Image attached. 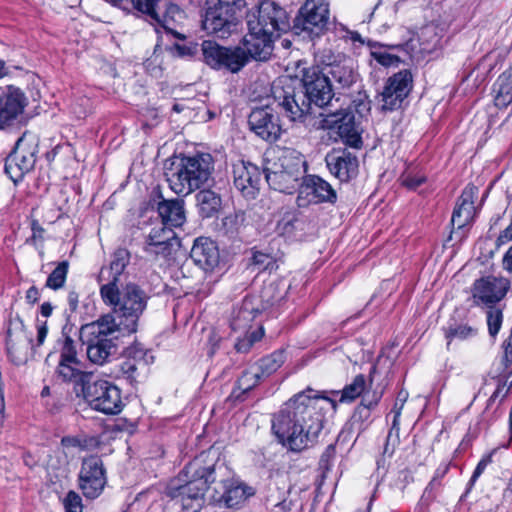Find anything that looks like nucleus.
I'll return each instance as SVG.
<instances>
[{
  "mask_svg": "<svg viewBox=\"0 0 512 512\" xmlns=\"http://www.w3.org/2000/svg\"><path fill=\"white\" fill-rule=\"evenodd\" d=\"M274 93V97L278 100L285 116L291 121L303 122L312 113L313 104L302 87L295 89L287 86L285 89L276 90Z\"/></svg>",
  "mask_w": 512,
  "mask_h": 512,
  "instance_id": "obj_14",
  "label": "nucleus"
},
{
  "mask_svg": "<svg viewBox=\"0 0 512 512\" xmlns=\"http://www.w3.org/2000/svg\"><path fill=\"white\" fill-rule=\"evenodd\" d=\"M502 265L504 270L512 273V246L506 251L502 259Z\"/></svg>",
  "mask_w": 512,
  "mask_h": 512,
  "instance_id": "obj_59",
  "label": "nucleus"
},
{
  "mask_svg": "<svg viewBox=\"0 0 512 512\" xmlns=\"http://www.w3.org/2000/svg\"><path fill=\"white\" fill-rule=\"evenodd\" d=\"M202 28L218 38L229 37L238 26V12L245 6L244 0H207Z\"/></svg>",
  "mask_w": 512,
  "mask_h": 512,
  "instance_id": "obj_7",
  "label": "nucleus"
},
{
  "mask_svg": "<svg viewBox=\"0 0 512 512\" xmlns=\"http://www.w3.org/2000/svg\"><path fill=\"white\" fill-rule=\"evenodd\" d=\"M367 387L365 376L359 374L354 377L352 383L346 385L342 391H338L340 394V402H352L358 398L365 391Z\"/></svg>",
  "mask_w": 512,
  "mask_h": 512,
  "instance_id": "obj_38",
  "label": "nucleus"
},
{
  "mask_svg": "<svg viewBox=\"0 0 512 512\" xmlns=\"http://www.w3.org/2000/svg\"><path fill=\"white\" fill-rule=\"evenodd\" d=\"M494 103L506 108L512 103V70L503 72L493 86Z\"/></svg>",
  "mask_w": 512,
  "mask_h": 512,
  "instance_id": "obj_34",
  "label": "nucleus"
},
{
  "mask_svg": "<svg viewBox=\"0 0 512 512\" xmlns=\"http://www.w3.org/2000/svg\"><path fill=\"white\" fill-rule=\"evenodd\" d=\"M80 364L70 363L67 361H60L58 366V374L65 381L74 382V391L77 396H80L84 388V382H88L93 374L83 372L80 370Z\"/></svg>",
  "mask_w": 512,
  "mask_h": 512,
  "instance_id": "obj_32",
  "label": "nucleus"
},
{
  "mask_svg": "<svg viewBox=\"0 0 512 512\" xmlns=\"http://www.w3.org/2000/svg\"><path fill=\"white\" fill-rule=\"evenodd\" d=\"M329 20L328 0H306L294 20V29L318 36Z\"/></svg>",
  "mask_w": 512,
  "mask_h": 512,
  "instance_id": "obj_12",
  "label": "nucleus"
},
{
  "mask_svg": "<svg viewBox=\"0 0 512 512\" xmlns=\"http://www.w3.org/2000/svg\"><path fill=\"white\" fill-rule=\"evenodd\" d=\"M60 361H67L70 363L80 364L77 358V351L75 347L74 341L66 336L61 349V359Z\"/></svg>",
  "mask_w": 512,
  "mask_h": 512,
  "instance_id": "obj_49",
  "label": "nucleus"
},
{
  "mask_svg": "<svg viewBox=\"0 0 512 512\" xmlns=\"http://www.w3.org/2000/svg\"><path fill=\"white\" fill-rule=\"evenodd\" d=\"M263 378L257 367H251L244 371L237 382V389L242 393H247L256 387Z\"/></svg>",
  "mask_w": 512,
  "mask_h": 512,
  "instance_id": "obj_41",
  "label": "nucleus"
},
{
  "mask_svg": "<svg viewBox=\"0 0 512 512\" xmlns=\"http://www.w3.org/2000/svg\"><path fill=\"white\" fill-rule=\"evenodd\" d=\"M323 73L333 83L334 90L349 88L357 78L351 58L343 59L339 64L322 69Z\"/></svg>",
  "mask_w": 512,
  "mask_h": 512,
  "instance_id": "obj_28",
  "label": "nucleus"
},
{
  "mask_svg": "<svg viewBox=\"0 0 512 512\" xmlns=\"http://www.w3.org/2000/svg\"><path fill=\"white\" fill-rule=\"evenodd\" d=\"M449 26V21L430 22L421 27L418 39L422 52L432 53L441 46L442 38Z\"/></svg>",
  "mask_w": 512,
  "mask_h": 512,
  "instance_id": "obj_29",
  "label": "nucleus"
},
{
  "mask_svg": "<svg viewBox=\"0 0 512 512\" xmlns=\"http://www.w3.org/2000/svg\"><path fill=\"white\" fill-rule=\"evenodd\" d=\"M261 171L253 164H241L234 168V186L246 198H255L261 182Z\"/></svg>",
  "mask_w": 512,
  "mask_h": 512,
  "instance_id": "obj_26",
  "label": "nucleus"
},
{
  "mask_svg": "<svg viewBox=\"0 0 512 512\" xmlns=\"http://www.w3.org/2000/svg\"><path fill=\"white\" fill-rule=\"evenodd\" d=\"M319 62L322 64L320 69L332 67V65L339 64L343 59L348 57L341 53H334L330 49H324L317 54Z\"/></svg>",
  "mask_w": 512,
  "mask_h": 512,
  "instance_id": "obj_48",
  "label": "nucleus"
},
{
  "mask_svg": "<svg viewBox=\"0 0 512 512\" xmlns=\"http://www.w3.org/2000/svg\"><path fill=\"white\" fill-rule=\"evenodd\" d=\"M252 495H254L253 488L236 480H226L221 481L218 487H215V493L212 495V498L220 506L236 508Z\"/></svg>",
  "mask_w": 512,
  "mask_h": 512,
  "instance_id": "obj_23",
  "label": "nucleus"
},
{
  "mask_svg": "<svg viewBox=\"0 0 512 512\" xmlns=\"http://www.w3.org/2000/svg\"><path fill=\"white\" fill-rule=\"evenodd\" d=\"M115 318L106 314L97 321L85 324L80 329V340L86 345L88 359L98 365L104 364L110 355L115 353L114 333L118 331Z\"/></svg>",
  "mask_w": 512,
  "mask_h": 512,
  "instance_id": "obj_6",
  "label": "nucleus"
},
{
  "mask_svg": "<svg viewBox=\"0 0 512 512\" xmlns=\"http://www.w3.org/2000/svg\"><path fill=\"white\" fill-rule=\"evenodd\" d=\"M216 465H205L202 457L195 458L184 469L186 483L167 487V495L180 502L183 512H200L204 505V494L216 480Z\"/></svg>",
  "mask_w": 512,
  "mask_h": 512,
  "instance_id": "obj_3",
  "label": "nucleus"
},
{
  "mask_svg": "<svg viewBox=\"0 0 512 512\" xmlns=\"http://www.w3.org/2000/svg\"><path fill=\"white\" fill-rule=\"evenodd\" d=\"M301 83L312 104L318 107L328 105L335 94L333 83L329 82L318 66L304 69Z\"/></svg>",
  "mask_w": 512,
  "mask_h": 512,
  "instance_id": "obj_13",
  "label": "nucleus"
},
{
  "mask_svg": "<svg viewBox=\"0 0 512 512\" xmlns=\"http://www.w3.org/2000/svg\"><path fill=\"white\" fill-rule=\"evenodd\" d=\"M105 305L111 307L118 331L131 334L137 331L138 321L147 307L149 296L136 283L127 282L120 288L100 293Z\"/></svg>",
  "mask_w": 512,
  "mask_h": 512,
  "instance_id": "obj_2",
  "label": "nucleus"
},
{
  "mask_svg": "<svg viewBox=\"0 0 512 512\" xmlns=\"http://www.w3.org/2000/svg\"><path fill=\"white\" fill-rule=\"evenodd\" d=\"M251 345H252V341L242 340L235 344V348L238 352L245 353L250 349Z\"/></svg>",
  "mask_w": 512,
  "mask_h": 512,
  "instance_id": "obj_63",
  "label": "nucleus"
},
{
  "mask_svg": "<svg viewBox=\"0 0 512 512\" xmlns=\"http://www.w3.org/2000/svg\"><path fill=\"white\" fill-rule=\"evenodd\" d=\"M508 288L509 282L505 278L487 276L478 279L472 288L474 302L490 306L503 299Z\"/></svg>",
  "mask_w": 512,
  "mask_h": 512,
  "instance_id": "obj_20",
  "label": "nucleus"
},
{
  "mask_svg": "<svg viewBox=\"0 0 512 512\" xmlns=\"http://www.w3.org/2000/svg\"><path fill=\"white\" fill-rule=\"evenodd\" d=\"M247 25L252 26L256 33L261 31L276 37L290 29L288 13L271 0L260 2L257 9L248 15Z\"/></svg>",
  "mask_w": 512,
  "mask_h": 512,
  "instance_id": "obj_9",
  "label": "nucleus"
},
{
  "mask_svg": "<svg viewBox=\"0 0 512 512\" xmlns=\"http://www.w3.org/2000/svg\"><path fill=\"white\" fill-rule=\"evenodd\" d=\"M474 187H467L462 192L459 203L455 207L452 217L451 223L454 227L458 229L466 226L473 217L474 214Z\"/></svg>",
  "mask_w": 512,
  "mask_h": 512,
  "instance_id": "obj_31",
  "label": "nucleus"
},
{
  "mask_svg": "<svg viewBox=\"0 0 512 512\" xmlns=\"http://www.w3.org/2000/svg\"><path fill=\"white\" fill-rule=\"evenodd\" d=\"M213 170L212 156L198 154L173 161L166 168L165 176L173 192L187 196L205 185L211 178Z\"/></svg>",
  "mask_w": 512,
  "mask_h": 512,
  "instance_id": "obj_4",
  "label": "nucleus"
},
{
  "mask_svg": "<svg viewBox=\"0 0 512 512\" xmlns=\"http://www.w3.org/2000/svg\"><path fill=\"white\" fill-rule=\"evenodd\" d=\"M26 105L25 94L17 87L7 86L0 95V128L12 125Z\"/></svg>",
  "mask_w": 512,
  "mask_h": 512,
  "instance_id": "obj_24",
  "label": "nucleus"
},
{
  "mask_svg": "<svg viewBox=\"0 0 512 512\" xmlns=\"http://www.w3.org/2000/svg\"><path fill=\"white\" fill-rule=\"evenodd\" d=\"M476 330L468 325H459L454 328H449L446 331V338L448 339V345L450 344V341L454 338H458L461 340L467 339L470 336H473L475 334Z\"/></svg>",
  "mask_w": 512,
  "mask_h": 512,
  "instance_id": "obj_50",
  "label": "nucleus"
},
{
  "mask_svg": "<svg viewBox=\"0 0 512 512\" xmlns=\"http://www.w3.org/2000/svg\"><path fill=\"white\" fill-rule=\"evenodd\" d=\"M272 257L262 252H255L252 256V264L259 269H266L272 263Z\"/></svg>",
  "mask_w": 512,
  "mask_h": 512,
  "instance_id": "obj_53",
  "label": "nucleus"
},
{
  "mask_svg": "<svg viewBox=\"0 0 512 512\" xmlns=\"http://www.w3.org/2000/svg\"><path fill=\"white\" fill-rule=\"evenodd\" d=\"M61 444L64 448H79L80 450H86L96 444L94 438L77 437V436H66L61 439Z\"/></svg>",
  "mask_w": 512,
  "mask_h": 512,
  "instance_id": "obj_47",
  "label": "nucleus"
},
{
  "mask_svg": "<svg viewBox=\"0 0 512 512\" xmlns=\"http://www.w3.org/2000/svg\"><path fill=\"white\" fill-rule=\"evenodd\" d=\"M334 455H335V448L333 445H329L321 456V459H320L321 467L328 469L329 461L334 457Z\"/></svg>",
  "mask_w": 512,
  "mask_h": 512,
  "instance_id": "obj_55",
  "label": "nucleus"
},
{
  "mask_svg": "<svg viewBox=\"0 0 512 512\" xmlns=\"http://www.w3.org/2000/svg\"><path fill=\"white\" fill-rule=\"evenodd\" d=\"M502 310L494 306H489L487 311V325L490 336L495 337L502 325Z\"/></svg>",
  "mask_w": 512,
  "mask_h": 512,
  "instance_id": "obj_46",
  "label": "nucleus"
},
{
  "mask_svg": "<svg viewBox=\"0 0 512 512\" xmlns=\"http://www.w3.org/2000/svg\"><path fill=\"white\" fill-rule=\"evenodd\" d=\"M306 225L307 219L304 216L296 212H287L278 221L276 231L281 236L296 237L298 232L302 234L305 231Z\"/></svg>",
  "mask_w": 512,
  "mask_h": 512,
  "instance_id": "obj_33",
  "label": "nucleus"
},
{
  "mask_svg": "<svg viewBox=\"0 0 512 512\" xmlns=\"http://www.w3.org/2000/svg\"><path fill=\"white\" fill-rule=\"evenodd\" d=\"M243 222V216L237 213L229 214L223 218V227L227 232L234 233L238 230V226Z\"/></svg>",
  "mask_w": 512,
  "mask_h": 512,
  "instance_id": "obj_52",
  "label": "nucleus"
},
{
  "mask_svg": "<svg viewBox=\"0 0 512 512\" xmlns=\"http://www.w3.org/2000/svg\"><path fill=\"white\" fill-rule=\"evenodd\" d=\"M264 174L268 185L275 191L292 194L300 189L306 173L304 156L294 149H284L266 158Z\"/></svg>",
  "mask_w": 512,
  "mask_h": 512,
  "instance_id": "obj_5",
  "label": "nucleus"
},
{
  "mask_svg": "<svg viewBox=\"0 0 512 512\" xmlns=\"http://www.w3.org/2000/svg\"><path fill=\"white\" fill-rule=\"evenodd\" d=\"M65 512H82L83 505L81 497L74 491L68 492L63 499Z\"/></svg>",
  "mask_w": 512,
  "mask_h": 512,
  "instance_id": "obj_51",
  "label": "nucleus"
},
{
  "mask_svg": "<svg viewBox=\"0 0 512 512\" xmlns=\"http://www.w3.org/2000/svg\"><path fill=\"white\" fill-rule=\"evenodd\" d=\"M130 263V252L125 248H118L111 256L108 266H103L98 275L100 293L110 289L120 288L126 284L125 270Z\"/></svg>",
  "mask_w": 512,
  "mask_h": 512,
  "instance_id": "obj_16",
  "label": "nucleus"
},
{
  "mask_svg": "<svg viewBox=\"0 0 512 512\" xmlns=\"http://www.w3.org/2000/svg\"><path fill=\"white\" fill-rule=\"evenodd\" d=\"M158 213L165 225L180 227L186 220L184 201L181 199L165 200L158 203Z\"/></svg>",
  "mask_w": 512,
  "mask_h": 512,
  "instance_id": "obj_30",
  "label": "nucleus"
},
{
  "mask_svg": "<svg viewBox=\"0 0 512 512\" xmlns=\"http://www.w3.org/2000/svg\"><path fill=\"white\" fill-rule=\"evenodd\" d=\"M204 62L213 69H226L239 72L248 62L246 52L241 47H222L213 41H203L201 45Z\"/></svg>",
  "mask_w": 512,
  "mask_h": 512,
  "instance_id": "obj_10",
  "label": "nucleus"
},
{
  "mask_svg": "<svg viewBox=\"0 0 512 512\" xmlns=\"http://www.w3.org/2000/svg\"><path fill=\"white\" fill-rule=\"evenodd\" d=\"M381 398V394L374 393L371 399L365 395L360 405H358L353 413V424L359 423V429L363 428V424L370 417V410L374 408Z\"/></svg>",
  "mask_w": 512,
  "mask_h": 512,
  "instance_id": "obj_36",
  "label": "nucleus"
},
{
  "mask_svg": "<svg viewBox=\"0 0 512 512\" xmlns=\"http://www.w3.org/2000/svg\"><path fill=\"white\" fill-rule=\"evenodd\" d=\"M79 485L86 498L95 499L102 493L106 485V476L103 462L99 457L91 456L83 460Z\"/></svg>",
  "mask_w": 512,
  "mask_h": 512,
  "instance_id": "obj_17",
  "label": "nucleus"
},
{
  "mask_svg": "<svg viewBox=\"0 0 512 512\" xmlns=\"http://www.w3.org/2000/svg\"><path fill=\"white\" fill-rule=\"evenodd\" d=\"M180 246V241H174V242H163V244H155L152 245V243H145L144 251L155 258L162 257L167 258L170 255H172L173 252H175Z\"/></svg>",
  "mask_w": 512,
  "mask_h": 512,
  "instance_id": "obj_42",
  "label": "nucleus"
},
{
  "mask_svg": "<svg viewBox=\"0 0 512 512\" xmlns=\"http://www.w3.org/2000/svg\"><path fill=\"white\" fill-rule=\"evenodd\" d=\"M378 61L382 65L389 66V65H392L394 62H397L398 58L396 56L386 54V55H380L378 57Z\"/></svg>",
  "mask_w": 512,
  "mask_h": 512,
  "instance_id": "obj_62",
  "label": "nucleus"
},
{
  "mask_svg": "<svg viewBox=\"0 0 512 512\" xmlns=\"http://www.w3.org/2000/svg\"><path fill=\"white\" fill-rule=\"evenodd\" d=\"M180 241L173 230V227L165 225L163 222L160 226L154 227L146 238L145 243L163 244V242Z\"/></svg>",
  "mask_w": 512,
  "mask_h": 512,
  "instance_id": "obj_39",
  "label": "nucleus"
},
{
  "mask_svg": "<svg viewBox=\"0 0 512 512\" xmlns=\"http://www.w3.org/2000/svg\"><path fill=\"white\" fill-rule=\"evenodd\" d=\"M47 322L44 321L38 325L37 329V345L40 346L44 343V340L47 336Z\"/></svg>",
  "mask_w": 512,
  "mask_h": 512,
  "instance_id": "obj_57",
  "label": "nucleus"
},
{
  "mask_svg": "<svg viewBox=\"0 0 512 512\" xmlns=\"http://www.w3.org/2000/svg\"><path fill=\"white\" fill-rule=\"evenodd\" d=\"M397 441H398V438L395 437L393 439L392 433L389 432L388 435H387L386 444L384 446L383 453L384 454H388V455H392L393 452H394V447H395V444H396Z\"/></svg>",
  "mask_w": 512,
  "mask_h": 512,
  "instance_id": "obj_58",
  "label": "nucleus"
},
{
  "mask_svg": "<svg viewBox=\"0 0 512 512\" xmlns=\"http://www.w3.org/2000/svg\"><path fill=\"white\" fill-rule=\"evenodd\" d=\"M68 302L72 309H76L78 304V294L75 291H71L68 295Z\"/></svg>",
  "mask_w": 512,
  "mask_h": 512,
  "instance_id": "obj_64",
  "label": "nucleus"
},
{
  "mask_svg": "<svg viewBox=\"0 0 512 512\" xmlns=\"http://www.w3.org/2000/svg\"><path fill=\"white\" fill-rule=\"evenodd\" d=\"M336 192L332 186L318 176H310L300 186L296 199L299 207H305L311 203L336 201Z\"/></svg>",
  "mask_w": 512,
  "mask_h": 512,
  "instance_id": "obj_19",
  "label": "nucleus"
},
{
  "mask_svg": "<svg viewBox=\"0 0 512 512\" xmlns=\"http://www.w3.org/2000/svg\"><path fill=\"white\" fill-rule=\"evenodd\" d=\"M321 116L320 127L322 129L335 130L346 145L353 148L361 147V134L353 112L340 109L335 112L321 114Z\"/></svg>",
  "mask_w": 512,
  "mask_h": 512,
  "instance_id": "obj_11",
  "label": "nucleus"
},
{
  "mask_svg": "<svg viewBox=\"0 0 512 512\" xmlns=\"http://www.w3.org/2000/svg\"><path fill=\"white\" fill-rule=\"evenodd\" d=\"M190 255L195 264L205 271H211L219 264L218 247L209 238H198L191 249Z\"/></svg>",
  "mask_w": 512,
  "mask_h": 512,
  "instance_id": "obj_27",
  "label": "nucleus"
},
{
  "mask_svg": "<svg viewBox=\"0 0 512 512\" xmlns=\"http://www.w3.org/2000/svg\"><path fill=\"white\" fill-rule=\"evenodd\" d=\"M412 74L402 70L389 77L381 93V110L393 111L401 108L404 99L412 89Z\"/></svg>",
  "mask_w": 512,
  "mask_h": 512,
  "instance_id": "obj_15",
  "label": "nucleus"
},
{
  "mask_svg": "<svg viewBox=\"0 0 512 512\" xmlns=\"http://www.w3.org/2000/svg\"><path fill=\"white\" fill-rule=\"evenodd\" d=\"M69 263L62 261L58 263L56 268L50 273L46 281V287L58 290L64 286L68 273Z\"/></svg>",
  "mask_w": 512,
  "mask_h": 512,
  "instance_id": "obj_43",
  "label": "nucleus"
},
{
  "mask_svg": "<svg viewBox=\"0 0 512 512\" xmlns=\"http://www.w3.org/2000/svg\"><path fill=\"white\" fill-rule=\"evenodd\" d=\"M24 137L25 135L18 139L14 151L5 161V172L14 183L21 181L34 168L36 162L35 152L24 148Z\"/></svg>",
  "mask_w": 512,
  "mask_h": 512,
  "instance_id": "obj_21",
  "label": "nucleus"
},
{
  "mask_svg": "<svg viewBox=\"0 0 512 512\" xmlns=\"http://www.w3.org/2000/svg\"><path fill=\"white\" fill-rule=\"evenodd\" d=\"M134 8L149 16L154 22H160L157 5L160 0H131Z\"/></svg>",
  "mask_w": 512,
  "mask_h": 512,
  "instance_id": "obj_44",
  "label": "nucleus"
},
{
  "mask_svg": "<svg viewBox=\"0 0 512 512\" xmlns=\"http://www.w3.org/2000/svg\"><path fill=\"white\" fill-rule=\"evenodd\" d=\"M31 345V342L28 340L23 341V345L20 347L16 345L15 343H8V353L10 357L12 358V361L17 364L21 365L27 362L28 360V349Z\"/></svg>",
  "mask_w": 512,
  "mask_h": 512,
  "instance_id": "obj_45",
  "label": "nucleus"
},
{
  "mask_svg": "<svg viewBox=\"0 0 512 512\" xmlns=\"http://www.w3.org/2000/svg\"><path fill=\"white\" fill-rule=\"evenodd\" d=\"M200 213L203 217L214 216L221 207V198L211 190H201L196 195Z\"/></svg>",
  "mask_w": 512,
  "mask_h": 512,
  "instance_id": "obj_35",
  "label": "nucleus"
},
{
  "mask_svg": "<svg viewBox=\"0 0 512 512\" xmlns=\"http://www.w3.org/2000/svg\"><path fill=\"white\" fill-rule=\"evenodd\" d=\"M183 18L184 12L176 4L169 3L166 6V10L163 16H160V22L157 23L160 24L166 31L177 35L171 25L181 21Z\"/></svg>",
  "mask_w": 512,
  "mask_h": 512,
  "instance_id": "obj_40",
  "label": "nucleus"
},
{
  "mask_svg": "<svg viewBox=\"0 0 512 512\" xmlns=\"http://www.w3.org/2000/svg\"><path fill=\"white\" fill-rule=\"evenodd\" d=\"M248 124L258 137L265 141H276L281 134L279 117L269 105L254 108L248 117Z\"/></svg>",
  "mask_w": 512,
  "mask_h": 512,
  "instance_id": "obj_18",
  "label": "nucleus"
},
{
  "mask_svg": "<svg viewBox=\"0 0 512 512\" xmlns=\"http://www.w3.org/2000/svg\"><path fill=\"white\" fill-rule=\"evenodd\" d=\"M425 181L424 177H408L404 183L408 188L416 189Z\"/></svg>",
  "mask_w": 512,
  "mask_h": 512,
  "instance_id": "obj_61",
  "label": "nucleus"
},
{
  "mask_svg": "<svg viewBox=\"0 0 512 512\" xmlns=\"http://www.w3.org/2000/svg\"><path fill=\"white\" fill-rule=\"evenodd\" d=\"M403 408V404H400V407L399 409H397L395 411V415H394V419H393V423H392V427L390 429L389 432H391L392 434L395 432V437L398 438V432H399V418H400V415H401V410Z\"/></svg>",
  "mask_w": 512,
  "mask_h": 512,
  "instance_id": "obj_60",
  "label": "nucleus"
},
{
  "mask_svg": "<svg viewBox=\"0 0 512 512\" xmlns=\"http://www.w3.org/2000/svg\"><path fill=\"white\" fill-rule=\"evenodd\" d=\"M490 461H491L490 457H485L479 461V463L477 464V466L473 472V475L470 479L471 485H473L475 483V481L477 480V478L483 473V471L485 470L487 465L490 463Z\"/></svg>",
  "mask_w": 512,
  "mask_h": 512,
  "instance_id": "obj_54",
  "label": "nucleus"
},
{
  "mask_svg": "<svg viewBox=\"0 0 512 512\" xmlns=\"http://www.w3.org/2000/svg\"><path fill=\"white\" fill-rule=\"evenodd\" d=\"M249 32L243 39V47L246 56L255 60H267L273 51V42L277 38L273 35H267L265 32L256 33L252 26H248Z\"/></svg>",
  "mask_w": 512,
  "mask_h": 512,
  "instance_id": "obj_25",
  "label": "nucleus"
},
{
  "mask_svg": "<svg viewBox=\"0 0 512 512\" xmlns=\"http://www.w3.org/2000/svg\"><path fill=\"white\" fill-rule=\"evenodd\" d=\"M40 297L39 289L35 286H31L26 292V301L30 304H35Z\"/></svg>",
  "mask_w": 512,
  "mask_h": 512,
  "instance_id": "obj_56",
  "label": "nucleus"
},
{
  "mask_svg": "<svg viewBox=\"0 0 512 512\" xmlns=\"http://www.w3.org/2000/svg\"><path fill=\"white\" fill-rule=\"evenodd\" d=\"M311 393L309 389L296 394L272 421L274 434L292 451H301L313 444L323 428L322 416L316 409L318 396Z\"/></svg>",
  "mask_w": 512,
  "mask_h": 512,
  "instance_id": "obj_1",
  "label": "nucleus"
},
{
  "mask_svg": "<svg viewBox=\"0 0 512 512\" xmlns=\"http://www.w3.org/2000/svg\"><path fill=\"white\" fill-rule=\"evenodd\" d=\"M80 395L89 406L101 413L115 415L122 411L123 402L120 390L112 383L96 379L94 375L84 382V388Z\"/></svg>",
  "mask_w": 512,
  "mask_h": 512,
  "instance_id": "obj_8",
  "label": "nucleus"
},
{
  "mask_svg": "<svg viewBox=\"0 0 512 512\" xmlns=\"http://www.w3.org/2000/svg\"><path fill=\"white\" fill-rule=\"evenodd\" d=\"M285 359L286 357L283 350L275 351L260 359L257 369L263 377H268L283 365Z\"/></svg>",
  "mask_w": 512,
  "mask_h": 512,
  "instance_id": "obj_37",
  "label": "nucleus"
},
{
  "mask_svg": "<svg viewBox=\"0 0 512 512\" xmlns=\"http://www.w3.org/2000/svg\"><path fill=\"white\" fill-rule=\"evenodd\" d=\"M330 173L341 182H348L358 174V158L346 149H333L325 157Z\"/></svg>",
  "mask_w": 512,
  "mask_h": 512,
  "instance_id": "obj_22",
  "label": "nucleus"
}]
</instances>
